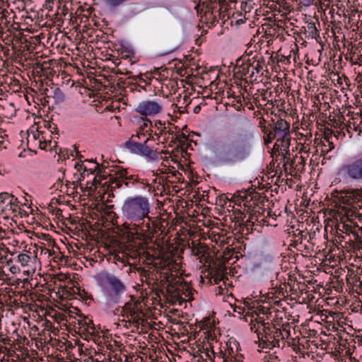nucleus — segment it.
I'll return each mask as SVG.
<instances>
[{"label":"nucleus","instance_id":"obj_1","mask_svg":"<svg viewBox=\"0 0 362 362\" xmlns=\"http://www.w3.org/2000/svg\"><path fill=\"white\" fill-rule=\"evenodd\" d=\"M126 238L125 247L132 253V256H139L144 252L146 246L153 241L154 234L158 228V223L148 215L141 221L133 224L124 222L119 225L117 221L115 223Z\"/></svg>","mask_w":362,"mask_h":362},{"label":"nucleus","instance_id":"obj_2","mask_svg":"<svg viewBox=\"0 0 362 362\" xmlns=\"http://www.w3.org/2000/svg\"><path fill=\"white\" fill-rule=\"evenodd\" d=\"M94 172L96 175L93 181L94 185H101L107 186L111 189L120 188H129L133 187L135 183L146 185L143 180H141L138 175H129L127 170L119 169L114 171L112 173L107 174L105 170L100 168L98 163H94Z\"/></svg>","mask_w":362,"mask_h":362},{"label":"nucleus","instance_id":"obj_3","mask_svg":"<svg viewBox=\"0 0 362 362\" xmlns=\"http://www.w3.org/2000/svg\"><path fill=\"white\" fill-rule=\"evenodd\" d=\"M149 212L148 199L140 195L127 199L122 207L123 216L133 222H139L142 218L148 217Z\"/></svg>","mask_w":362,"mask_h":362},{"label":"nucleus","instance_id":"obj_4","mask_svg":"<svg viewBox=\"0 0 362 362\" xmlns=\"http://www.w3.org/2000/svg\"><path fill=\"white\" fill-rule=\"evenodd\" d=\"M341 196L343 203L348 206L345 209L348 218L362 220V187L344 189L341 191Z\"/></svg>","mask_w":362,"mask_h":362},{"label":"nucleus","instance_id":"obj_5","mask_svg":"<svg viewBox=\"0 0 362 362\" xmlns=\"http://www.w3.org/2000/svg\"><path fill=\"white\" fill-rule=\"evenodd\" d=\"M219 156L225 163L235 164L245 160L247 153L237 141L229 139L222 146Z\"/></svg>","mask_w":362,"mask_h":362},{"label":"nucleus","instance_id":"obj_6","mask_svg":"<svg viewBox=\"0 0 362 362\" xmlns=\"http://www.w3.org/2000/svg\"><path fill=\"white\" fill-rule=\"evenodd\" d=\"M271 130L276 137V141L274 144V148H285L291 146V136L290 131V123L283 119H279L274 123Z\"/></svg>","mask_w":362,"mask_h":362},{"label":"nucleus","instance_id":"obj_7","mask_svg":"<svg viewBox=\"0 0 362 362\" xmlns=\"http://www.w3.org/2000/svg\"><path fill=\"white\" fill-rule=\"evenodd\" d=\"M153 136H148L144 143H139L133 139H129L125 142V147L132 153L139 154L150 160H155L158 158V152L153 150L148 144Z\"/></svg>","mask_w":362,"mask_h":362},{"label":"nucleus","instance_id":"obj_8","mask_svg":"<svg viewBox=\"0 0 362 362\" xmlns=\"http://www.w3.org/2000/svg\"><path fill=\"white\" fill-rule=\"evenodd\" d=\"M165 281L168 282V292L174 293L175 296H180L183 294L185 297H189L192 293L190 285L182 278L178 277L177 274L170 275L167 274Z\"/></svg>","mask_w":362,"mask_h":362},{"label":"nucleus","instance_id":"obj_9","mask_svg":"<svg viewBox=\"0 0 362 362\" xmlns=\"http://www.w3.org/2000/svg\"><path fill=\"white\" fill-rule=\"evenodd\" d=\"M153 264L158 269L167 270L166 272L163 273L165 279L167 274L170 275L173 272L177 273L180 268V264L176 262L170 252L162 254L160 257L155 258Z\"/></svg>","mask_w":362,"mask_h":362},{"label":"nucleus","instance_id":"obj_10","mask_svg":"<svg viewBox=\"0 0 362 362\" xmlns=\"http://www.w3.org/2000/svg\"><path fill=\"white\" fill-rule=\"evenodd\" d=\"M257 333L259 346L262 349H271L276 346V341H274L272 337V328L267 327L264 324L255 325L251 327Z\"/></svg>","mask_w":362,"mask_h":362},{"label":"nucleus","instance_id":"obj_11","mask_svg":"<svg viewBox=\"0 0 362 362\" xmlns=\"http://www.w3.org/2000/svg\"><path fill=\"white\" fill-rule=\"evenodd\" d=\"M104 279L108 286L110 296L112 298L118 300L126 292L125 284L114 274L107 273L104 275Z\"/></svg>","mask_w":362,"mask_h":362},{"label":"nucleus","instance_id":"obj_12","mask_svg":"<svg viewBox=\"0 0 362 362\" xmlns=\"http://www.w3.org/2000/svg\"><path fill=\"white\" fill-rule=\"evenodd\" d=\"M163 103L158 100H144L136 107V111L145 117H153L163 111Z\"/></svg>","mask_w":362,"mask_h":362},{"label":"nucleus","instance_id":"obj_13","mask_svg":"<svg viewBox=\"0 0 362 362\" xmlns=\"http://www.w3.org/2000/svg\"><path fill=\"white\" fill-rule=\"evenodd\" d=\"M340 173L351 180H362V156L353 162L343 165L341 167Z\"/></svg>","mask_w":362,"mask_h":362},{"label":"nucleus","instance_id":"obj_14","mask_svg":"<svg viewBox=\"0 0 362 362\" xmlns=\"http://www.w3.org/2000/svg\"><path fill=\"white\" fill-rule=\"evenodd\" d=\"M3 199L0 204V209L6 216H11L19 209L17 198L13 195L4 192Z\"/></svg>","mask_w":362,"mask_h":362},{"label":"nucleus","instance_id":"obj_15","mask_svg":"<svg viewBox=\"0 0 362 362\" xmlns=\"http://www.w3.org/2000/svg\"><path fill=\"white\" fill-rule=\"evenodd\" d=\"M251 206H248L246 203L238 204V208L233 209L232 215L230 216L233 221L235 223V226L242 228L245 220L247 218L248 214L250 213Z\"/></svg>","mask_w":362,"mask_h":362},{"label":"nucleus","instance_id":"obj_16","mask_svg":"<svg viewBox=\"0 0 362 362\" xmlns=\"http://www.w3.org/2000/svg\"><path fill=\"white\" fill-rule=\"evenodd\" d=\"M262 69V66L259 62H254L252 64L246 63L243 64L240 71L243 75L248 76L251 81L257 80L256 74H259Z\"/></svg>","mask_w":362,"mask_h":362},{"label":"nucleus","instance_id":"obj_17","mask_svg":"<svg viewBox=\"0 0 362 362\" xmlns=\"http://www.w3.org/2000/svg\"><path fill=\"white\" fill-rule=\"evenodd\" d=\"M78 332L83 334L86 337L95 335V327L92 320L87 319L78 320Z\"/></svg>","mask_w":362,"mask_h":362},{"label":"nucleus","instance_id":"obj_18","mask_svg":"<svg viewBox=\"0 0 362 362\" xmlns=\"http://www.w3.org/2000/svg\"><path fill=\"white\" fill-rule=\"evenodd\" d=\"M226 269L225 264L221 262H219L214 268L211 269V279H213L214 284H218L226 278Z\"/></svg>","mask_w":362,"mask_h":362},{"label":"nucleus","instance_id":"obj_19","mask_svg":"<svg viewBox=\"0 0 362 362\" xmlns=\"http://www.w3.org/2000/svg\"><path fill=\"white\" fill-rule=\"evenodd\" d=\"M0 354L3 356L0 359V362H19L18 356L14 350L9 348L0 346Z\"/></svg>","mask_w":362,"mask_h":362},{"label":"nucleus","instance_id":"obj_20","mask_svg":"<svg viewBox=\"0 0 362 362\" xmlns=\"http://www.w3.org/2000/svg\"><path fill=\"white\" fill-rule=\"evenodd\" d=\"M123 310L127 315L131 317L133 320L136 321V322H139V309L137 308L136 302L126 303L123 307Z\"/></svg>","mask_w":362,"mask_h":362},{"label":"nucleus","instance_id":"obj_21","mask_svg":"<svg viewBox=\"0 0 362 362\" xmlns=\"http://www.w3.org/2000/svg\"><path fill=\"white\" fill-rule=\"evenodd\" d=\"M191 249H192V254L194 255L197 256L198 258H199V259H202V258L206 259L207 258V256L206 255L207 247L204 244L201 243L200 242L199 243L192 242Z\"/></svg>","mask_w":362,"mask_h":362},{"label":"nucleus","instance_id":"obj_22","mask_svg":"<svg viewBox=\"0 0 362 362\" xmlns=\"http://www.w3.org/2000/svg\"><path fill=\"white\" fill-rule=\"evenodd\" d=\"M17 262L23 268L26 269L23 272L28 276L30 273V267L32 263L31 257L26 253L20 254L17 256Z\"/></svg>","mask_w":362,"mask_h":362},{"label":"nucleus","instance_id":"obj_23","mask_svg":"<svg viewBox=\"0 0 362 362\" xmlns=\"http://www.w3.org/2000/svg\"><path fill=\"white\" fill-rule=\"evenodd\" d=\"M289 147L285 148V150H283V148H280V146L278 148H273V151L274 153H277L279 156H282L283 160H284V165H290L291 164V160L293 158H291V153L289 151Z\"/></svg>","mask_w":362,"mask_h":362},{"label":"nucleus","instance_id":"obj_24","mask_svg":"<svg viewBox=\"0 0 362 362\" xmlns=\"http://www.w3.org/2000/svg\"><path fill=\"white\" fill-rule=\"evenodd\" d=\"M360 121L358 123L353 119V122L349 121L346 124V129L348 133L352 134L354 132H356L358 135H360L362 132V117L359 118Z\"/></svg>","mask_w":362,"mask_h":362},{"label":"nucleus","instance_id":"obj_25","mask_svg":"<svg viewBox=\"0 0 362 362\" xmlns=\"http://www.w3.org/2000/svg\"><path fill=\"white\" fill-rule=\"evenodd\" d=\"M272 337L274 341H276V344L279 343V339L281 337V339L288 338L290 336V331L284 328L283 330L280 329H276L275 327H272Z\"/></svg>","mask_w":362,"mask_h":362},{"label":"nucleus","instance_id":"obj_26","mask_svg":"<svg viewBox=\"0 0 362 362\" xmlns=\"http://www.w3.org/2000/svg\"><path fill=\"white\" fill-rule=\"evenodd\" d=\"M305 165V158L303 156H296L292 159L291 167L297 169L298 171H302Z\"/></svg>","mask_w":362,"mask_h":362},{"label":"nucleus","instance_id":"obj_27","mask_svg":"<svg viewBox=\"0 0 362 362\" xmlns=\"http://www.w3.org/2000/svg\"><path fill=\"white\" fill-rule=\"evenodd\" d=\"M263 122H265V120L263 119L262 121L260 122V124L262 128V131L266 134L264 136V142L265 144L271 143L274 139H276V137L274 136V133L270 129H268L266 126H262Z\"/></svg>","mask_w":362,"mask_h":362},{"label":"nucleus","instance_id":"obj_28","mask_svg":"<svg viewBox=\"0 0 362 362\" xmlns=\"http://www.w3.org/2000/svg\"><path fill=\"white\" fill-rule=\"evenodd\" d=\"M57 142L51 140L47 141L44 136L39 141V146L41 149L44 150H52L53 147H56Z\"/></svg>","mask_w":362,"mask_h":362},{"label":"nucleus","instance_id":"obj_29","mask_svg":"<svg viewBox=\"0 0 362 362\" xmlns=\"http://www.w3.org/2000/svg\"><path fill=\"white\" fill-rule=\"evenodd\" d=\"M61 185L62 187V189H60L61 192L66 190V193L69 195H73L76 192L75 190L76 184L74 182H69V184L67 183L65 186H63V185L60 182H59L58 185Z\"/></svg>","mask_w":362,"mask_h":362},{"label":"nucleus","instance_id":"obj_30","mask_svg":"<svg viewBox=\"0 0 362 362\" xmlns=\"http://www.w3.org/2000/svg\"><path fill=\"white\" fill-rule=\"evenodd\" d=\"M158 132H156L154 133V135L156 136L158 138H160L161 136L164 135L165 138L163 142H165L168 140L166 135H170L173 134V131L170 128L168 129L166 127H163L162 128L158 127Z\"/></svg>","mask_w":362,"mask_h":362},{"label":"nucleus","instance_id":"obj_31","mask_svg":"<svg viewBox=\"0 0 362 362\" xmlns=\"http://www.w3.org/2000/svg\"><path fill=\"white\" fill-rule=\"evenodd\" d=\"M52 98L55 100L57 103H61L65 100V96L63 92L59 88H57L54 90Z\"/></svg>","mask_w":362,"mask_h":362},{"label":"nucleus","instance_id":"obj_32","mask_svg":"<svg viewBox=\"0 0 362 362\" xmlns=\"http://www.w3.org/2000/svg\"><path fill=\"white\" fill-rule=\"evenodd\" d=\"M244 222L245 223L243 224V227L240 228V230H242L243 233L245 231V229L247 233L252 231V230L254 229V226L255 225V223L249 222L247 221V218H246V220H245Z\"/></svg>","mask_w":362,"mask_h":362},{"label":"nucleus","instance_id":"obj_33","mask_svg":"<svg viewBox=\"0 0 362 362\" xmlns=\"http://www.w3.org/2000/svg\"><path fill=\"white\" fill-rule=\"evenodd\" d=\"M252 0H247L246 1L242 2L241 4V9L243 11L246 13H250L252 8Z\"/></svg>","mask_w":362,"mask_h":362},{"label":"nucleus","instance_id":"obj_34","mask_svg":"<svg viewBox=\"0 0 362 362\" xmlns=\"http://www.w3.org/2000/svg\"><path fill=\"white\" fill-rule=\"evenodd\" d=\"M141 275L145 277L146 279V282L148 284H156V282H154V279H151L150 278V275H151V272L148 271V270H145L144 269H142V273H141Z\"/></svg>","mask_w":362,"mask_h":362},{"label":"nucleus","instance_id":"obj_35","mask_svg":"<svg viewBox=\"0 0 362 362\" xmlns=\"http://www.w3.org/2000/svg\"><path fill=\"white\" fill-rule=\"evenodd\" d=\"M247 221L251 223H255V224H257L258 221V215L256 211L252 212L250 209V213L248 214Z\"/></svg>","mask_w":362,"mask_h":362},{"label":"nucleus","instance_id":"obj_36","mask_svg":"<svg viewBox=\"0 0 362 362\" xmlns=\"http://www.w3.org/2000/svg\"><path fill=\"white\" fill-rule=\"evenodd\" d=\"M127 1L128 0H105L107 4L114 7L119 6Z\"/></svg>","mask_w":362,"mask_h":362},{"label":"nucleus","instance_id":"obj_37","mask_svg":"<svg viewBox=\"0 0 362 362\" xmlns=\"http://www.w3.org/2000/svg\"><path fill=\"white\" fill-rule=\"evenodd\" d=\"M343 229H339L341 231L344 232L346 235L352 234L355 231H354L351 226L348 225L343 224L342 225Z\"/></svg>","mask_w":362,"mask_h":362},{"label":"nucleus","instance_id":"obj_38","mask_svg":"<svg viewBox=\"0 0 362 362\" xmlns=\"http://www.w3.org/2000/svg\"><path fill=\"white\" fill-rule=\"evenodd\" d=\"M33 139V140H39L41 139L42 138H40V132H37V134L33 132L32 133V135L30 134V132H28V141H30V139Z\"/></svg>","mask_w":362,"mask_h":362},{"label":"nucleus","instance_id":"obj_39","mask_svg":"<svg viewBox=\"0 0 362 362\" xmlns=\"http://www.w3.org/2000/svg\"><path fill=\"white\" fill-rule=\"evenodd\" d=\"M142 122H143V124H141V126H140V129L142 130H144V129L146 127H147L148 126V124H151V120L146 117L142 118Z\"/></svg>","mask_w":362,"mask_h":362},{"label":"nucleus","instance_id":"obj_40","mask_svg":"<svg viewBox=\"0 0 362 362\" xmlns=\"http://www.w3.org/2000/svg\"><path fill=\"white\" fill-rule=\"evenodd\" d=\"M9 270L13 274H16L21 271L19 267L16 265H11L9 268Z\"/></svg>","mask_w":362,"mask_h":362},{"label":"nucleus","instance_id":"obj_41","mask_svg":"<svg viewBox=\"0 0 362 362\" xmlns=\"http://www.w3.org/2000/svg\"><path fill=\"white\" fill-rule=\"evenodd\" d=\"M353 236L354 237V240L359 245L362 243L361 237L356 232L353 233Z\"/></svg>","mask_w":362,"mask_h":362},{"label":"nucleus","instance_id":"obj_42","mask_svg":"<svg viewBox=\"0 0 362 362\" xmlns=\"http://www.w3.org/2000/svg\"><path fill=\"white\" fill-rule=\"evenodd\" d=\"M258 215V221H257V223L259 224H262V223H267V224H269V221H267L262 216H261L259 214H257Z\"/></svg>","mask_w":362,"mask_h":362},{"label":"nucleus","instance_id":"obj_43","mask_svg":"<svg viewBox=\"0 0 362 362\" xmlns=\"http://www.w3.org/2000/svg\"><path fill=\"white\" fill-rule=\"evenodd\" d=\"M141 136H144V134L142 132H137L136 134H133L129 139H133L134 141H136V139H140Z\"/></svg>","mask_w":362,"mask_h":362},{"label":"nucleus","instance_id":"obj_44","mask_svg":"<svg viewBox=\"0 0 362 362\" xmlns=\"http://www.w3.org/2000/svg\"><path fill=\"white\" fill-rule=\"evenodd\" d=\"M153 292L157 297H160V294L163 293V291L161 288H156L153 289Z\"/></svg>","mask_w":362,"mask_h":362},{"label":"nucleus","instance_id":"obj_45","mask_svg":"<svg viewBox=\"0 0 362 362\" xmlns=\"http://www.w3.org/2000/svg\"><path fill=\"white\" fill-rule=\"evenodd\" d=\"M33 44L37 45L40 42V36H35L33 37Z\"/></svg>","mask_w":362,"mask_h":362},{"label":"nucleus","instance_id":"obj_46","mask_svg":"<svg viewBox=\"0 0 362 362\" xmlns=\"http://www.w3.org/2000/svg\"><path fill=\"white\" fill-rule=\"evenodd\" d=\"M309 151V149H306V146L304 144H301L300 148L299 150V153L305 152L308 153Z\"/></svg>","mask_w":362,"mask_h":362},{"label":"nucleus","instance_id":"obj_47","mask_svg":"<svg viewBox=\"0 0 362 362\" xmlns=\"http://www.w3.org/2000/svg\"><path fill=\"white\" fill-rule=\"evenodd\" d=\"M12 263H13V259H9L6 262L7 265H8L10 267L12 265Z\"/></svg>","mask_w":362,"mask_h":362},{"label":"nucleus","instance_id":"obj_48","mask_svg":"<svg viewBox=\"0 0 362 362\" xmlns=\"http://www.w3.org/2000/svg\"><path fill=\"white\" fill-rule=\"evenodd\" d=\"M329 142V150H332L334 148V144L332 142H330L329 141H327Z\"/></svg>","mask_w":362,"mask_h":362},{"label":"nucleus","instance_id":"obj_49","mask_svg":"<svg viewBox=\"0 0 362 362\" xmlns=\"http://www.w3.org/2000/svg\"><path fill=\"white\" fill-rule=\"evenodd\" d=\"M157 125H162V122L158 120L155 122V126L157 127Z\"/></svg>","mask_w":362,"mask_h":362},{"label":"nucleus","instance_id":"obj_50","mask_svg":"<svg viewBox=\"0 0 362 362\" xmlns=\"http://www.w3.org/2000/svg\"><path fill=\"white\" fill-rule=\"evenodd\" d=\"M5 12H6V11H5V10H4V11H2L3 17H5V16H6V15H5Z\"/></svg>","mask_w":362,"mask_h":362},{"label":"nucleus","instance_id":"obj_51","mask_svg":"<svg viewBox=\"0 0 362 362\" xmlns=\"http://www.w3.org/2000/svg\"><path fill=\"white\" fill-rule=\"evenodd\" d=\"M267 215H268V216H270V215H271V211H267Z\"/></svg>","mask_w":362,"mask_h":362},{"label":"nucleus","instance_id":"obj_52","mask_svg":"<svg viewBox=\"0 0 362 362\" xmlns=\"http://www.w3.org/2000/svg\"><path fill=\"white\" fill-rule=\"evenodd\" d=\"M359 247H362V243L359 245Z\"/></svg>","mask_w":362,"mask_h":362},{"label":"nucleus","instance_id":"obj_53","mask_svg":"<svg viewBox=\"0 0 362 362\" xmlns=\"http://www.w3.org/2000/svg\"><path fill=\"white\" fill-rule=\"evenodd\" d=\"M19 362H21V361H19Z\"/></svg>","mask_w":362,"mask_h":362}]
</instances>
